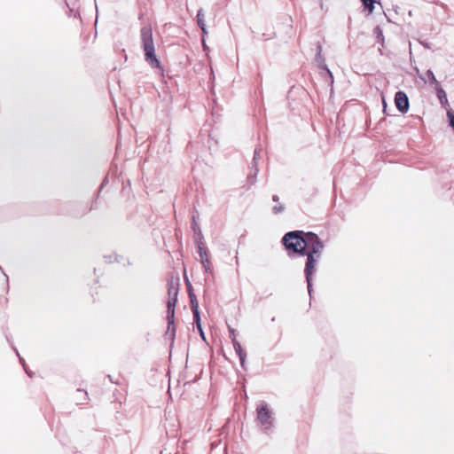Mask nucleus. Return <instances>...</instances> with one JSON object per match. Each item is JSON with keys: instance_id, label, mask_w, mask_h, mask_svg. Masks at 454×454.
Here are the masks:
<instances>
[{"instance_id": "obj_1", "label": "nucleus", "mask_w": 454, "mask_h": 454, "mask_svg": "<svg viewBox=\"0 0 454 454\" xmlns=\"http://www.w3.org/2000/svg\"><path fill=\"white\" fill-rule=\"evenodd\" d=\"M319 240L321 239L316 233L303 231H289L282 238V243L286 250L301 255H305L306 251L310 247V241L316 244Z\"/></svg>"}, {"instance_id": "obj_2", "label": "nucleus", "mask_w": 454, "mask_h": 454, "mask_svg": "<svg viewBox=\"0 0 454 454\" xmlns=\"http://www.w3.org/2000/svg\"><path fill=\"white\" fill-rule=\"evenodd\" d=\"M310 243L312 242L310 241ZM324 247V243L319 240L317 243L316 242V244H310V247L305 253L307 260L304 268V275L308 286V292L310 297L312 293V276L317 271V265L321 257Z\"/></svg>"}, {"instance_id": "obj_3", "label": "nucleus", "mask_w": 454, "mask_h": 454, "mask_svg": "<svg viewBox=\"0 0 454 454\" xmlns=\"http://www.w3.org/2000/svg\"><path fill=\"white\" fill-rule=\"evenodd\" d=\"M144 56L145 60L154 70L155 74L163 76V67L155 52L151 29L144 30Z\"/></svg>"}, {"instance_id": "obj_4", "label": "nucleus", "mask_w": 454, "mask_h": 454, "mask_svg": "<svg viewBox=\"0 0 454 454\" xmlns=\"http://www.w3.org/2000/svg\"><path fill=\"white\" fill-rule=\"evenodd\" d=\"M256 413L257 421L262 427L263 431L268 433V431L273 427L274 419L272 417V411L265 402H261L256 407Z\"/></svg>"}, {"instance_id": "obj_5", "label": "nucleus", "mask_w": 454, "mask_h": 454, "mask_svg": "<svg viewBox=\"0 0 454 454\" xmlns=\"http://www.w3.org/2000/svg\"><path fill=\"white\" fill-rule=\"evenodd\" d=\"M168 300L167 302V313L169 314V318L175 315V307L178 295V282L171 281L168 283Z\"/></svg>"}, {"instance_id": "obj_6", "label": "nucleus", "mask_w": 454, "mask_h": 454, "mask_svg": "<svg viewBox=\"0 0 454 454\" xmlns=\"http://www.w3.org/2000/svg\"><path fill=\"white\" fill-rule=\"evenodd\" d=\"M395 103L396 108L401 113H406L408 111L409 99H408L407 95L403 91L399 90L395 93Z\"/></svg>"}, {"instance_id": "obj_7", "label": "nucleus", "mask_w": 454, "mask_h": 454, "mask_svg": "<svg viewBox=\"0 0 454 454\" xmlns=\"http://www.w3.org/2000/svg\"><path fill=\"white\" fill-rule=\"evenodd\" d=\"M174 317H175V315L170 319L169 318V314L167 313L168 328H167V331L165 333V339L171 342V346L174 343L175 336H176V328H175V325H174Z\"/></svg>"}, {"instance_id": "obj_8", "label": "nucleus", "mask_w": 454, "mask_h": 454, "mask_svg": "<svg viewBox=\"0 0 454 454\" xmlns=\"http://www.w3.org/2000/svg\"><path fill=\"white\" fill-rule=\"evenodd\" d=\"M232 344H233L235 352L237 353V355L239 357L240 364H241L242 368H245L247 354L244 352L240 343L239 342V340L236 338H232Z\"/></svg>"}, {"instance_id": "obj_9", "label": "nucleus", "mask_w": 454, "mask_h": 454, "mask_svg": "<svg viewBox=\"0 0 454 454\" xmlns=\"http://www.w3.org/2000/svg\"><path fill=\"white\" fill-rule=\"evenodd\" d=\"M435 90H436V95H437V98L440 101V104L442 106H445L448 105V98H447V95H446V92L445 90L441 87L440 84H437V86H435Z\"/></svg>"}, {"instance_id": "obj_10", "label": "nucleus", "mask_w": 454, "mask_h": 454, "mask_svg": "<svg viewBox=\"0 0 454 454\" xmlns=\"http://www.w3.org/2000/svg\"><path fill=\"white\" fill-rule=\"evenodd\" d=\"M321 50H322V49H321V46L319 45V46H318V52H317V54L316 60H317V62L318 66H319L321 68L325 69V70L327 72V74H329V76L331 77V79H333V74H332L331 71L327 68V67H326V65H325V59H324V58L322 57Z\"/></svg>"}, {"instance_id": "obj_11", "label": "nucleus", "mask_w": 454, "mask_h": 454, "mask_svg": "<svg viewBox=\"0 0 454 454\" xmlns=\"http://www.w3.org/2000/svg\"><path fill=\"white\" fill-rule=\"evenodd\" d=\"M192 231L196 236V241L197 240H203V235H202V232H201V230L199 226V224L197 223L196 222V218L195 216L193 215L192 217Z\"/></svg>"}, {"instance_id": "obj_12", "label": "nucleus", "mask_w": 454, "mask_h": 454, "mask_svg": "<svg viewBox=\"0 0 454 454\" xmlns=\"http://www.w3.org/2000/svg\"><path fill=\"white\" fill-rule=\"evenodd\" d=\"M197 247H198V253L200 258V262H203V259H205L207 256V249L204 247L203 240H197Z\"/></svg>"}, {"instance_id": "obj_13", "label": "nucleus", "mask_w": 454, "mask_h": 454, "mask_svg": "<svg viewBox=\"0 0 454 454\" xmlns=\"http://www.w3.org/2000/svg\"><path fill=\"white\" fill-rule=\"evenodd\" d=\"M197 23L199 27H204L206 25L205 22V14L203 9H200L197 13Z\"/></svg>"}, {"instance_id": "obj_14", "label": "nucleus", "mask_w": 454, "mask_h": 454, "mask_svg": "<svg viewBox=\"0 0 454 454\" xmlns=\"http://www.w3.org/2000/svg\"><path fill=\"white\" fill-rule=\"evenodd\" d=\"M189 298H190L192 310V311L198 310L199 309V302H198L197 297L194 294V293H191V295L189 296Z\"/></svg>"}, {"instance_id": "obj_15", "label": "nucleus", "mask_w": 454, "mask_h": 454, "mask_svg": "<svg viewBox=\"0 0 454 454\" xmlns=\"http://www.w3.org/2000/svg\"><path fill=\"white\" fill-rule=\"evenodd\" d=\"M363 1V4L364 5V7L366 9H368L369 12H372L373 11V8H374V3L376 2V0H362Z\"/></svg>"}, {"instance_id": "obj_16", "label": "nucleus", "mask_w": 454, "mask_h": 454, "mask_svg": "<svg viewBox=\"0 0 454 454\" xmlns=\"http://www.w3.org/2000/svg\"><path fill=\"white\" fill-rule=\"evenodd\" d=\"M427 75L428 77L429 82L433 83L434 87L437 86V84H439L432 70L428 69L427 71Z\"/></svg>"}, {"instance_id": "obj_17", "label": "nucleus", "mask_w": 454, "mask_h": 454, "mask_svg": "<svg viewBox=\"0 0 454 454\" xmlns=\"http://www.w3.org/2000/svg\"><path fill=\"white\" fill-rule=\"evenodd\" d=\"M201 263L206 272H211V263L208 257L203 259V262H201Z\"/></svg>"}, {"instance_id": "obj_18", "label": "nucleus", "mask_w": 454, "mask_h": 454, "mask_svg": "<svg viewBox=\"0 0 454 454\" xmlns=\"http://www.w3.org/2000/svg\"><path fill=\"white\" fill-rule=\"evenodd\" d=\"M192 314H193V320H194V323L196 324V326L197 327H200V310H194L192 311Z\"/></svg>"}, {"instance_id": "obj_19", "label": "nucleus", "mask_w": 454, "mask_h": 454, "mask_svg": "<svg viewBox=\"0 0 454 454\" xmlns=\"http://www.w3.org/2000/svg\"><path fill=\"white\" fill-rule=\"evenodd\" d=\"M284 209H285L284 206H283L282 204H280V203H279V204H278V205H276V206H274V207H272V211H273V213H274V214H276V215H277V214H279V213H281V212H283V211H284Z\"/></svg>"}, {"instance_id": "obj_20", "label": "nucleus", "mask_w": 454, "mask_h": 454, "mask_svg": "<svg viewBox=\"0 0 454 454\" xmlns=\"http://www.w3.org/2000/svg\"><path fill=\"white\" fill-rule=\"evenodd\" d=\"M447 116H448L449 121H450V126L454 130V113L452 111H448L447 112Z\"/></svg>"}, {"instance_id": "obj_21", "label": "nucleus", "mask_w": 454, "mask_h": 454, "mask_svg": "<svg viewBox=\"0 0 454 454\" xmlns=\"http://www.w3.org/2000/svg\"><path fill=\"white\" fill-rule=\"evenodd\" d=\"M229 332H230V337L231 340H232V338H236V333L233 328L229 327Z\"/></svg>"}, {"instance_id": "obj_22", "label": "nucleus", "mask_w": 454, "mask_h": 454, "mask_svg": "<svg viewBox=\"0 0 454 454\" xmlns=\"http://www.w3.org/2000/svg\"><path fill=\"white\" fill-rule=\"evenodd\" d=\"M187 290H188V294L190 296L191 293H193V291H192V286L188 280H187Z\"/></svg>"}, {"instance_id": "obj_23", "label": "nucleus", "mask_w": 454, "mask_h": 454, "mask_svg": "<svg viewBox=\"0 0 454 454\" xmlns=\"http://www.w3.org/2000/svg\"><path fill=\"white\" fill-rule=\"evenodd\" d=\"M200 28L201 29L203 35H207V30L206 25L204 27H200Z\"/></svg>"}, {"instance_id": "obj_24", "label": "nucleus", "mask_w": 454, "mask_h": 454, "mask_svg": "<svg viewBox=\"0 0 454 454\" xmlns=\"http://www.w3.org/2000/svg\"><path fill=\"white\" fill-rule=\"evenodd\" d=\"M199 332H200V336L205 339V336H204V333H203V330H202V327H201V325H200V327H197Z\"/></svg>"}, {"instance_id": "obj_25", "label": "nucleus", "mask_w": 454, "mask_h": 454, "mask_svg": "<svg viewBox=\"0 0 454 454\" xmlns=\"http://www.w3.org/2000/svg\"><path fill=\"white\" fill-rule=\"evenodd\" d=\"M272 200L273 201L278 202L279 200V198L278 195H273Z\"/></svg>"}, {"instance_id": "obj_26", "label": "nucleus", "mask_w": 454, "mask_h": 454, "mask_svg": "<svg viewBox=\"0 0 454 454\" xmlns=\"http://www.w3.org/2000/svg\"><path fill=\"white\" fill-rule=\"evenodd\" d=\"M377 30H379V37H381V40L383 41L382 31H380L379 27H377Z\"/></svg>"}, {"instance_id": "obj_27", "label": "nucleus", "mask_w": 454, "mask_h": 454, "mask_svg": "<svg viewBox=\"0 0 454 454\" xmlns=\"http://www.w3.org/2000/svg\"><path fill=\"white\" fill-rule=\"evenodd\" d=\"M257 155H258V153L257 151L255 150L254 152V161L255 162L256 159H257Z\"/></svg>"}, {"instance_id": "obj_28", "label": "nucleus", "mask_w": 454, "mask_h": 454, "mask_svg": "<svg viewBox=\"0 0 454 454\" xmlns=\"http://www.w3.org/2000/svg\"><path fill=\"white\" fill-rule=\"evenodd\" d=\"M419 77L420 79H422L424 82H426V80L424 79V77H423L422 75L419 74Z\"/></svg>"}]
</instances>
